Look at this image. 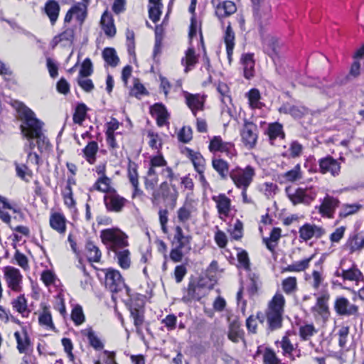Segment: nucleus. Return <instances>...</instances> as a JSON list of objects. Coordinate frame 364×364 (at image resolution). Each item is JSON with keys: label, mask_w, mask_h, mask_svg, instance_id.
Masks as SVG:
<instances>
[{"label": "nucleus", "mask_w": 364, "mask_h": 364, "mask_svg": "<svg viewBox=\"0 0 364 364\" xmlns=\"http://www.w3.org/2000/svg\"><path fill=\"white\" fill-rule=\"evenodd\" d=\"M16 109L21 121V131L27 142L24 144L23 149L28 154L27 161L39 165V156L33 152L35 147L33 139H36L38 149L40 151L47 150L50 143L43 132V123L36 117L35 113L21 102H16Z\"/></svg>", "instance_id": "f257e3e1"}, {"label": "nucleus", "mask_w": 364, "mask_h": 364, "mask_svg": "<svg viewBox=\"0 0 364 364\" xmlns=\"http://www.w3.org/2000/svg\"><path fill=\"white\" fill-rule=\"evenodd\" d=\"M100 237L102 243L113 252L128 246L127 236L120 229H104Z\"/></svg>", "instance_id": "f03ea898"}, {"label": "nucleus", "mask_w": 364, "mask_h": 364, "mask_svg": "<svg viewBox=\"0 0 364 364\" xmlns=\"http://www.w3.org/2000/svg\"><path fill=\"white\" fill-rule=\"evenodd\" d=\"M178 193L175 186H170L166 181L161 183L159 188L153 191L152 201L159 204L162 200L166 207L173 209L176 204Z\"/></svg>", "instance_id": "7ed1b4c3"}, {"label": "nucleus", "mask_w": 364, "mask_h": 364, "mask_svg": "<svg viewBox=\"0 0 364 364\" xmlns=\"http://www.w3.org/2000/svg\"><path fill=\"white\" fill-rule=\"evenodd\" d=\"M256 175L255 168L252 166L245 168L237 167L230 172V177L237 188L247 189Z\"/></svg>", "instance_id": "20e7f679"}, {"label": "nucleus", "mask_w": 364, "mask_h": 364, "mask_svg": "<svg viewBox=\"0 0 364 364\" xmlns=\"http://www.w3.org/2000/svg\"><path fill=\"white\" fill-rule=\"evenodd\" d=\"M286 192L289 200L294 205L304 203L309 205L316 197L317 191L314 188H297L293 191L291 188H287Z\"/></svg>", "instance_id": "39448f33"}, {"label": "nucleus", "mask_w": 364, "mask_h": 364, "mask_svg": "<svg viewBox=\"0 0 364 364\" xmlns=\"http://www.w3.org/2000/svg\"><path fill=\"white\" fill-rule=\"evenodd\" d=\"M258 127L252 122L244 120V124L240 129L241 140L244 146L248 149L255 147L258 139Z\"/></svg>", "instance_id": "423d86ee"}, {"label": "nucleus", "mask_w": 364, "mask_h": 364, "mask_svg": "<svg viewBox=\"0 0 364 364\" xmlns=\"http://www.w3.org/2000/svg\"><path fill=\"white\" fill-rule=\"evenodd\" d=\"M190 237L185 235L181 229H175L173 235V245L175 246L170 252V258L174 262H178L182 260L183 254L181 250L189 244Z\"/></svg>", "instance_id": "0eeeda50"}, {"label": "nucleus", "mask_w": 364, "mask_h": 364, "mask_svg": "<svg viewBox=\"0 0 364 364\" xmlns=\"http://www.w3.org/2000/svg\"><path fill=\"white\" fill-rule=\"evenodd\" d=\"M105 286L114 293L119 292L124 289H126L127 291L129 290L120 272L112 268L105 269Z\"/></svg>", "instance_id": "6e6552de"}, {"label": "nucleus", "mask_w": 364, "mask_h": 364, "mask_svg": "<svg viewBox=\"0 0 364 364\" xmlns=\"http://www.w3.org/2000/svg\"><path fill=\"white\" fill-rule=\"evenodd\" d=\"M165 164V159L162 156H156L151 159L149 168L145 177V188L147 190L155 191V187L159 182L158 176H156V168H160Z\"/></svg>", "instance_id": "1a4fd4ad"}, {"label": "nucleus", "mask_w": 364, "mask_h": 364, "mask_svg": "<svg viewBox=\"0 0 364 364\" xmlns=\"http://www.w3.org/2000/svg\"><path fill=\"white\" fill-rule=\"evenodd\" d=\"M4 273L8 287L15 292H21L23 276L20 271L14 267L7 266L4 269Z\"/></svg>", "instance_id": "9d476101"}, {"label": "nucleus", "mask_w": 364, "mask_h": 364, "mask_svg": "<svg viewBox=\"0 0 364 364\" xmlns=\"http://www.w3.org/2000/svg\"><path fill=\"white\" fill-rule=\"evenodd\" d=\"M318 165L320 172L323 174L330 173L334 177L340 174L341 164L331 156H327L320 159L318 160Z\"/></svg>", "instance_id": "9b49d317"}, {"label": "nucleus", "mask_w": 364, "mask_h": 364, "mask_svg": "<svg viewBox=\"0 0 364 364\" xmlns=\"http://www.w3.org/2000/svg\"><path fill=\"white\" fill-rule=\"evenodd\" d=\"M336 313L340 316H354L356 315L358 311V307L351 304L345 297H338L335 301L334 305Z\"/></svg>", "instance_id": "f8f14e48"}, {"label": "nucleus", "mask_w": 364, "mask_h": 364, "mask_svg": "<svg viewBox=\"0 0 364 364\" xmlns=\"http://www.w3.org/2000/svg\"><path fill=\"white\" fill-rule=\"evenodd\" d=\"M104 201L109 210L119 212L124 206L127 200L118 195L116 191H112L104 196Z\"/></svg>", "instance_id": "ddd939ff"}, {"label": "nucleus", "mask_w": 364, "mask_h": 364, "mask_svg": "<svg viewBox=\"0 0 364 364\" xmlns=\"http://www.w3.org/2000/svg\"><path fill=\"white\" fill-rule=\"evenodd\" d=\"M260 0H252L253 4V16L256 23L257 24L260 33H262L264 27L268 24L269 14L267 11H264L259 7Z\"/></svg>", "instance_id": "4468645a"}, {"label": "nucleus", "mask_w": 364, "mask_h": 364, "mask_svg": "<svg viewBox=\"0 0 364 364\" xmlns=\"http://www.w3.org/2000/svg\"><path fill=\"white\" fill-rule=\"evenodd\" d=\"M338 203L339 201L338 199L330 196H326L319 206V213L323 217L328 218H333Z\"/></svg>", "instance_id": "2eb2a0df"}, {"label": "nucleus", "mask_w": 364, "mask_h": 364, "mask_svg": "<svg viewBox=\"0 0 364 364\" xmlns=\"http://www.w3.org/2000/svg\"><path fill=\"white\" fill-rule=\"evenodd\" d=\"M212 4L215 6V14L220 18L228 16L236 11L235 4L231 1L220 3L219 0H212Z\"/></svg>", "instance_id": "dca6fc26"}, {"label": "nucleus", "mask_w": 364, "mask_h": 364, "mask_svg": "<svg viewBox=\"0 0 364 364\" xmlns=\"http://www.w3.org/2000/svg\"><path fill=\"white\" fill-rule=\"evenodd\" d=\"M280 113L289 114L294 118H301L307 114L308 109L304 106L291 105V103H284L279 109Z\"/></svg>", "instance_id": "f3484780"}, {"label": "nucleus", "mask_w": 364, "mask_h": 364, "mask_svg": "<svg viewBox=\"0 0 364 364\" xmlns=\"http://www.w3.org/2000/svg\"><path fill=\"white\" fill-rule=\"evenodd\" d=\"M186 105L191 109L193 114L196 116L198 110H203L205 99L199 94L185 93Z\"/></svg>", "instance_id": "a211bd4d"}, {"label": "nucleus", "mask_w": 364, "mask_h": 364, "mask_svg": "<svg viewBox=\"0 0 364 364\" xmlns=\"http://www.w3.org/2000/svg\"><path fill=\"white\" fill-rule=\"evenodd\" d=\"M100 23L105 33L109 37H113L116 33L114 20L111 14L105 11L101 17Z\"/></svg>", "instance_id": "6ab92c4d"}, {"label": "nucleus", "mask_w": 364, "mask_h": 364, "mask_svg": "<svg viewBox=\"0 0 364 364\" xmlns=\"http://www.w3.org/2000/svg\"><path fill=\"white\" fill-rule=\"evenodd\" d=\"M328 294H323L318 297L316 305L312 307L313 312L317 313L323 318H326L328 315Z\"/></svg>", "instance_id": "aec40b11"}, {"label": "nucleus", "mask_w": 364, "mask_h": 364, "mask_svg": "<svg viewBox=\"0 0 364 364\" xmlns=\"http://www.w3.org/2000/svg\"><path fill=\"white\" fill-rule=\"evenodd\" d=\"M188 156L191 160L196 171L200 175L201 180H204L203 173L205 170V159L200 153L194 152L191 149L188 150Z\"/></svg>", "instance_id": "412c9836"}, {"label": "nucleus", "mask_w": 364, "mask_h": 364, "mask_svg": "<svg viewBox=\"0 0 364 364\" xmlns=\"http://www.w3.org/2000/svg\"><path fill=\"white\" fill-rule=\"evenodd\" d=\"M44 10L51 24L53 25L56 22L60 13L58 2L55 0H48L45 4Z\"/></svg>", "instance_id": "4be33fe9"}, {"label": "nucleus", "mask_w": 364, "mask_h": 364, "mask_svg": "<svg viewBox=\"0 0 364 364\" xmlns=\"http://www.w3.org/2000/svg\"><path fill=\"white\" fill-rule=\"evenodd\" d=\"M284 296L281 293H276L269 302L267 311L284 314Z\"/></svg>", "instance_id": "5701e85b"}, {"label": "nucleus", "mask_w": 364, "mask_h": 364, "mask_svg": "<svg viewBox=\"0 0 364 364\" xmlns=\"http://www.w3.org/2000/svg\"><path fill=\"white\" fill-rule=\"evenodd\" d=\"M241 63L243 66L244 76L247 79H250L254 75L255 60L253 54L246 53L242 55Z\"/></svg>", "instance_id": "b1692460"}, {"label": "nucleus", "mask_w": 364, "mask_h": 364, "mask_svg": "<svg viewBox=\"0 0 364 364\" xmlns=\"http://www.w3.org/2000/svg\"><path fill=\"white\" fill-rule=\"evenodd\" d=\"M213 199L217 204L220 215L227 216L230 210V199L224 194L214 196Z\"/></svg>", "instance_id": "393cba45"}, {"label": "nucleus", "mask_w": 364, "mask_h": 364, "mask_svg": "<svg viewBox=\"0 0 364 364\" xmlns=\"http://www.w3.org/2000/svg\"><path fill=\"white\" fill-rule=\"evenodd\" d=\"M281 237V229H272L269 237H262L263 242L267 248L273 252L277 246L278 241Z\"/></svg>", "instance_id": "a878e982"}, {"label": "nucleus", "mask_w": 364, "mask_h": 364, "mask_svg": "<svg viewBox=\"0 0 364 364\" xmlns=\"http://www.w3.org/2000/svg\"><path fill=\"white\" fill-rule=\"evenodd\" d=\"M193 212L194 207L192 203L186 202L177 211V221L181 223H186L191 218Z\"/></svg>", "instance_id": "bb28decb"}, {"label": "nucleus", "mask_w": 364, "mask_h": 364, "mask_svg": "<svg viewBox=\"0 0 364 364\" xmlns=\"http://www.w3.org/2000/svg\"><path fill=\"white\" fill-rule=\"evenodd\" d=\"M203 287L200 285L189 284L187 289V294L182 298L183 301L187 303L192 300H199L203 296V294L201 293Z\"/></svg>", "instance_id": "cd10ccee"}, {"label": "nucleus", "mask_w": 364, "mask_h": 364, "mask_svg": "<svg viewBox=\"0 0 364 364\" xmlns=\"http://www.w3.org/2000/svg\"><path fill=\"white\" fill-rule=\"evenodd\" d=\"M266 316L269 325V328L271 331H274L282 327L283 314L267 311Z\"/></svg>", "instance_id": "c85d7f7f"}, {"label": "nucleus", "mask_w": 364, "mask_h": 364, "mask_svg": "<svg viewBox=\"0 0 364 364\" xmlns=\"http://www.w3.org/2000/svg\"><path fill=\"white\" fill-rule=\"evenodd\" d=\"M12 307L22 316H27L29 310L28 309L27 299L24 294H21L11 301Z\"/></svg>", "instance_id": "c756f323"}, {"label": "nucleus", "mask_w": 364, "mask_h": 364, "mask_svg": "<svg viewBox=\"0 0 364 364\" xmlns=\"http://www.w3.org/2000/svg\"><path fill=\"white\" fill-rule=\"evenodd\" d=\"M14 337L17 342V349L20 353H26L31 346V341L27 332L23 331V334L16 331L14 333Z\"/></svg>", "instance_id": "7c9ffc66"}, {"label": "nucleus", "mask_w": 364, "mask_h": 364, "mask_svg": "<svg viewBox=\"0 0 364 364\" xmlns=\"http://www.w3.org/2000/svg\"><path fill=\"white\" fill-rule=\"evenodd\" d=\"M87 259L91 262H99L102 257V252L98 247L93 242L88 241L85 247Z\"/></svg>", "instance_id": "2f4dec72"}, {"label": "nucleus", "mask_w": 364, "mask_h": 364, "mask_svg": "<svg viewBox=\"0 0 364 364\" xmlns=\"http://www.w3.org/2000/svg\"><path fill=\"white\" fill-rule=\"evenodd\" d=\"M42 311L38 317V322L41 325L45 326L50 329H55V326L53 323L51 313L49 308L46 304H41Z\"/></svg>", "instance_id": "473e14b6"}, {"label": "nucleus", "mask_w": 364, "mask_h": 364, "mask_svg": "<svg viewBox=\"0 0 364 364\" xmlns=\"http://www.w3.org/2000/svg\"><path fill=\"white\" fill-rule=\"evenodd\" d=\"M117 263L124 269H127L131 265L130 252L127 249L117 250L114 251Z\"/></svg>", "instance_id": "72a5a7b5"}, {"label": "nucleus", "mask_w": 364, "mask_h": 364, "mask_svg": "<svg viewBox=\"0 0 364 364\" xmlns=\"http://www.w3.org/2000/svg\"><path fill=\"white\" fill-rule=\"evenodd\" d=\"M94 188L105 193L106 194H109V192L112 191H115L111 186V179L106 176L105 175L101 176L94 184Z\"/></svg>", "instance_id": "f704fd0d"}, {"label": "nucleus", "mask_w": 364, "mask_h": 364, "mask_svg": "<svg viewBox=\"0 0 364 364\" xmlns=\"http://www.w3.org/2000/svg\"><path fill=\"white\" fill-rule=\"evenodd\" d=\"M213 168L223 179L226 178L229 173V165L227 161L221 159H213L212 161Z\"/></svg>", "instance_id": "c9c22d12"}, {"label": "nucleus", "mask_w": 364, "mask_h": 364, "mask_svg": "<svg viewBox=\"0 0 364 364\" xmlns=\"http://www.w3.org/2000/svg\"><path fill=\"white\" fill-rule=\"evenodd\" d=\"M348 244L352 252L358 251L364 248V232H359L351 236Z\"/></svg>", "instance_id": "e433bc0d"}, {"label": "nucleus", "mask_w": 364, "mask_h": 364, "mask_svg": "<svg viewBox=\"0 0 364 364\" xmlns=\"http://www.w3.org/2000/svg\"><path fill=\"white\" fill-rule=\"evenodd\" d=\"M105 61L112 67H116L119 61L116 50L112 48H106L102 52Z\"/></svg>", "instance_id": "4c0bfd02"}, {"label": "nucleus", "mask_w": 364, "mask_h": 364, "mask_svg": "<svg viewBox=\"0 0 364 364\" xmlns=\"http://www.w3.org/2000/svg\"><path fill=\"white\" fill-rule=\"evenodd\" d=\"M98 151V144L96 141H92L83 149V153L87 161L90 164H94L95 161V156Z\"/></svg>", "instance_id": "58836bf2"}, {"label": "nucleus", "mask_w": 364, "mask_h": 364, "mask_svg": "<svg viewBox=\"0 0 364 364\" xmlns=\"http://www.w3.org/2000/svg\"><path fill=\"white\" fill-rule=\"evenodd\" d=\"M84 334L87 337L90 345L96 350L104 348V344L92 329L85 330Z\"/></svg>", "instance_id": "ea45409f"}, {"label": "nucleus", "mask_w": 364, "mask_h": 364, "mask_svg": "<svg viewBox=\"0 0 364 364\" xmlns=\"http://www.w3.org/2000/svg\"><path fill=\"white\" fill-rule=\"evenodd\" d=\"M336 274L338 277H342L344 280L355 282H358L361 277L360 272L358 269L354 268L350 269L348 270L342 269L341 272L337 271Z\"/></svg>", "instance_id": "a19ab883"}, {"label": "nucleus", "mask_w": 364, "mask_h": 364, "mask_svg": "<svg viewBox=\"0 0 364 364\" xmlns=\"http://www.w3.org/2000/svg\"><path fill=\"white\" fill-rule=\"evenodd\" d=\"M71 8L77 20L82 24L87 17V5L84 3H77Z\"/></svg>", "instance_id": "79ce46f5"}, {"label": "nucleus", "mask_w": 364, "mask_h": 364, "mask_svg": "<svg viewBox=\"0 0 364 364\" xmlns=\"http://www.w3.org/2000/svg\"><path fill=\"white\" fill-rule=\"evenodd\" d=\"M311 259L312 257L288 265L287 267L282 269V272L304 271L309 267V262L311 260Z\"/></svg>", "instance_id": "37998d69"}, {"label": "nucleus", "mask_w": 364, "mask_h": 364, "mask_svg": "<svg viewBox=\"0 0 364 364\" xmlns=\"http://www.w3.org/2000/svg\"><path fill=\"white\" fill-rule=\"evenodd\" d=\"M282 177L288 182H294L302 178L300 164H296L291 170L287 171Z\"/></svg>", "instance_id": "c03bdc74"}, {"label": "nucleus", "mask_w": 364, "mask_h": 364, "mask_svg": "<svg viewBox=\"0 0 364 364\" xmlns=\"http://www.w3.org/2000/svg\"><path fill=\"white\" fill-rule=\"evenodd\" d=\"M8 210H13L15 212V210L9 202L4 201V203L0 205V220L6 225H11V218Z\"/></svg>", "instance_id": "a18cd8bd"}, {"label": "nucleus", "mask_w": 364, "mask_h": 364, "mask_svg": "<svg viewBox=\"0 0 364 364\" xmlns=\"http://www.w3.org/2000/svg\"><path fill=\"white\" fill-rule=\"evenodd\" d=\"M130 314L134 319V323L136 328V332H141V327L144 321L143 311L141 309L133 308L130 309Z\"/></svg>", "instance_id": "49530a36"}, {"label": "nucleus", "mask_w": 364, "mask_h": 364, "mask_svg": "<svg viewBox=\"0 0 364 364\" xmlns=\"http://www.w3.org/2000/svg\"><path fill=\"white\" fill-rule=\"evenodd\" d=\"M182 64L186 65L185 71L188 72L190 68L197 63V57L193 48H189L186 52V56L182 59Z\"/></svg>", "instance_id": "de8ad7c7"}, {"label": "nucleus", "mask_w": 364, "mask_h": 364, "mask_svg": "<svg viewBox=\"0 0 364 364\" xmlns=\"http://www.w3.org/2000/svg\"><path fill=\"white\" fill-rule=\"evenodd\" d=\"M87 107L83 103L78 104L73 114V122L75 124H81L85 120L87 114Z\"/></svg>", "instance_id": "09e8293b"}, {"label": "nucleus", "mask_w": 364, "mask_h": 364, "mask_svg": "<svg viewBox=\"0 0 364 364\" xmlns=\"http://www.w3.org/2000/svg\"><path fill=\"white\" fill-rule=\"evenodd\" d=\"M264 50L272 58L277 55V41L273 38H267L263 40Z\"/></svg>", "instance_id": "8fccbe9b"}, {"label": "nucleus", "mask_w": 364, "mask_h": 364, "mask_svg": "<svg viewBox=\"0 0 364 364\" xmlns=\"http://www.w3.org/2000/svg\"><path fill=\"white\" fill-rule=\"evenodd\" d=\"M268 134L270 139H275L277 137L283 139L284 133L283 132V127L281 124L275 122L269 125Z\"/></svg>", "instance_id": "3c124183"}, {"label": "nucleus", "mask_w": 364, "mask_h": 364, "mask_svg": "<svg viewBox=\"0 0 364 364\" xmlns=\"http://www.w3.org/2000/svg\"><path fill=\"white\" fill-rule=\"evenodd\" d=\"M282 289L287 294H291L297 289V281L296 277H289L282 282Z\"/></svg>", "instance_id": "603ef678"}, {"label": "nucleus", "mask_w": 364, "mask_h": 364, "mask_svg": "<svg viewBox=\"0 0 364 364\" xmlns=\"http://www.w3.org/2000/svg\"><path fill=\"white\" fill-rule=\"evenodd\" d=\"M16 167V175L22 180L28 181V178L32 177V171L25 164H20L17 162L14 163Z\"/></svg>", "instance_id": "864d4df0"}, {"label": "nucleus", "mask_w": 364, "mask_h": 364, "mask_svg": "<svg viewBox=\"0 0 364 364\" xmlns=\"http://www.w3.org/2000/svg\"><path fill=\"white\" fill-rule=\"evenodd\" d=\"M65 218L60 213H55L50 218L51 228H65Z\"/></svg>", "instance_id": "5fc2aeb1"}, {"label": "nucleus", "mask_w": 364, "mask_h": 364, "mask_svg": "<svg viewBox=\"0 0 364 364\" xmlns=\"http://www.w3.org/2000/svg\"><path fill=\"white\" fill-rule=\"evenodd\" d=\"M127 171L129 182L132 183V185H135L136 186V184L139 182L137 165L134 162L129 161Z\"/></svg>", "instance_id": "6e6d98bb"}, {"label": "nucleus", "mask_w": 364, "mask_h": 364, "mask_svg": "<svg viewBox=\"0 0 364 364\" xmlns=\"http://www.w3.org/2000/svg\"><path fill=\"white\" fill-rule=\"evenodd\" d=\"M250 105L252 108H259L260 106V93L257 89H252L247 93Z\"/></svg>", "instance_id": "4d7b16f0"}, {"label": "nucleus", "mask_w": 364, "mask_h": 364, "mask_svg": "<svg viewBox=\"0 0 364 364\" xmlns=\"http://www.w3.org/2000/svg\"><path fill=\"white\" fill-rule=\"evenodd\" d=\"M74 39V31L72 28H68L63 33L55 36L54 41L56 43L62 41H66L71 43Z\"/></svg>", "instance_id": "13d9d810"}, {"label": "nucleus", "mask_w": 364, "mask_h": 364, "mask_svg": "<svg viewBox=\"0 0 364 364\" xmlns=\"http://www.w3.org/2000/svg\"><path fill=\"white\" fill-rule=\"evenodd\" d=\"M361 205L359 204H345L343 205L340 212L341 217H347L350 215L354 214L359 210Z\"/></svg>", "instance_id": "bf43d9fd"}, {"label": "nucleus", "mask_w": 364, "mask_h": 364, "mask_svg": "<svg viewBox=\"0 0 364 364\" xmlns=\"http://www.w3.org/2000/svg\"><path fill=\"white\" fill-rule=\"evenodd\" d=\"M193 138L192 129L190 127H183L178 134V139L183 143L189 142Z\"/></svg>", "instance_id": "052dcab7"}, {"label": "nucleus", "mask_w": 364, "mask_h": 364, "mask_svg": "<svg viewBox=\"0 0 364 364\" xmlns=\"http://www.w3.org/2000/svg\"><path fill=\"white\" fill-rule=\"evenodd\" d=\"M316 333V330L311 324H307L301 326L299 329V334L303 340L309 339Z\"/></svg>", "instance_id": "680f3d73"}, {"label": "nucleus", "mask_w": 364, "mask_h": 364, "mask_svg": "<svg viewBox=\"0 0 364 364\" xmlns=\"http://www.w3.org/2000/svg\"><path fill=\"white\" fill-rule=\"evenodd\" d=\"M92 71L93 70L92 62L90 59L86 58L81 65L79 75L80 77H86L91 75Z\"/></svg>", "instance_id": "e2e57ef3"}, {"label": "nucleus", "mask_w": 364, "mask_h": 364, "mask_svg": "<svg viewBox=\"0 0 364 364\" xmlns=\"http://www.w3.org/2000/svg\"><path fill=\"white\" fill-rule=\"evenodd\" d=\"M217 90H218V92L220 94V95L222 97L221 101L224 104H226L227 101L230 102L231 99L228 95L229 94V87L227 85V84H225L224 82H220L218 85Z\"/></svg>", "instance_id": "0e129e2a"}, {"label": "nucleus", "mask_w": 364, "mask_h": 364, "mask_svg": "<svg viewBox=\"0 0 364 364\" xmlns=\"http://www.w3.org/2000/svg\"><path fill=\"white\" fill-rule=\"evenodd\" d=\"M73 321L75 324L80 325L85 321V316L82 312V309L80 306H75L71 314Z\"/></svg>", "instance_id": "69168bd1"}, {"label": "nucleus", "mask_w": 364, "mask_h": 364, "mask_svg": "<svg viewBox=\"0 0 364 364\" xmlns=\"http://www.w3.org/2000/svg\"><path fill=\"white\" fill-rule=\"evenodd\" d=\"M161 5H153L149 7V16L150 19L156 23L157 22L161 16Z\"/></svg>", "instance_id": "338daca9"}, {"label": "nucleus", "mask_w": 364, "mask_h": 364, "mask_svg": "<svg viewBox=\"0 0 364 364\" xmlns=\"http://www.w3.org/2000/svg\"><path fill=\"white\" fill-rule=\"evenodd\" d=\"M289 151L290 152L291 157H299L302 154L303 146L296 141H292L290 144Z\"/></svg>", "instance_id": "774afa93"}]
</instances>
